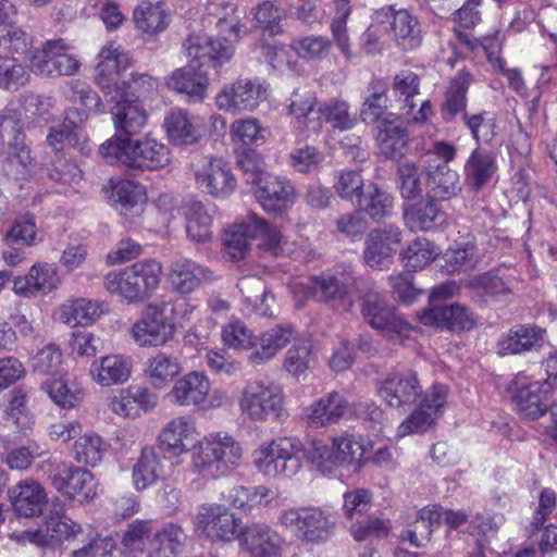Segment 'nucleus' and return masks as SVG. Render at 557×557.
I'll use <instances>...</instances> for the list:
<instances>
[{
	"label": "nucleus",
	"instance_id": "obj_1",
	"mask_svg": "<svg viewBox=\"0 0 557 557\" xmlns=\"http://www.w3.org/2000/svg\"><path fill=\"white\" fill-rule=\"evenodd\" d=\"M184 48L191 61L175 70L166 86L188 102H201L209 85L208 69L221 67L234 55V46L225 38L189 36Z\"/></svg>",
	"mask_w": 557,
	"mask_h": 557
},
{
	"label": "nucleus",
	"instance_id": "obj_2",
	"mask_svg": "<svg viewBox=\"0 0 557 557\" xmlns=\"http://www.w3.org/2000/svg\"><path fill=\"white\" fill-rule=\"evenodd\" d=\"M125 57L113 45H106L98 54L95 82L103 91L104 99L114 102L111 114L115 131L126 137L139 134L147 123V112L141 102L128 98L119 85L120 66Z\"/></svg>",
	"mask_w": 557,
	"mask_h": 557
},
{
	"label": "nucleus",
	"instance_id": "obj_3",
	"mask_svg": "<svg viewBox=\"0 0 557 557\" xmlns=\"http://www.w3.org/2000/svg\"><path fill=\"white\" fill-rule=\"evenodd\" d=\"M99 154L132 173L163 169L171 162L168 146L149 136L132 139L115 135L99 147Z\"/></svg>",
	"mask_w": 557,
	"mask_h": 557
},
{
	"label": "nucleus",
	"instance_id": "obj_4",
	"mask_svg": "<svg viewBox=\"0 0 557 557\" xmlns=\"http://www.w3.org/2000/svg\"><path fill=\"white\" fill-rule=\"evenodd\" d=\"M294 335V329L287 325L268 330L256 336L243 321L235 319L223 327L222 341L230 348L251 350L249 361L261 364L273 358Z\"/></svg>",
	"mask_w": 557,
	"mask_h": 557
},
{
	"label": "nucleus",
	"instance_id": "obj_5",
	"mask_svg": "<svg viewBox=\"0 0 557 557\" xmlns=\"http://www.w3.org/2000/svg\"><path fill=\"white\" fill-rule=\"evenodd\" d=\"M161 265L154 260L136 262L122 271H111L104 276V287L128 302L149 298L160 283Z\"/></svg>",
	"mask_w": 557,
	"mask_h": 557
},
{
	"label": "nucleus",
	"instance_id": "obj_6",
	"mask_svg": "<svg viewBox=\"0 0 557 557\" xmlns=\"http://www.w3.org/2000/svg\"><path fill=\"white\" fill-rule=\"evenodd\" d=\"M240 459V445L232 436L216 433L199 443L193 463L201 475L220 478L238 467Z\"/></svg>",
	"mask_w": 557,
	"mask_h": 557
},
{
	"label": "nucleus",
	"instance_id": "obj_7",
	"mask_svg": "<svg viewBox=\"0 0 557 557\" xmlns=\"http://www.w3.org/2000/svg\"><path fill=\"white\" fill-rule=\"evenodd\" d=\"M302 443L297 437H280L261 446L253 454V465L269 478H289L301 468Z\"/></svg>",
	"mask_w": 557,
	"mask_h": 557
},
{
	"label": "nucleus",
	"instance_id": "obj_8",
	"mask_svg": "<svg viewBox=\"0 0 557 557\" xmlns=\"http://www.w3.org/2000/svg\"><path fill=\"white\" fill-rule=\"evenodd\" d=\"M277 523L309 543L326 541L332 536L335 527L332 516L314 506L285 508L280 511Z\"/></svg>",
	"mask_w": 557,
	"mask_h": 557
},
{
	"label": "nucleus",
	"instance_id": "obj_9",
	"mask_svg": "<svg viewBox=\"0 0 557 557\" xmlns=\"http://www.w3.org/2000/svg\"><path fill=\"white\" fill-rule=\"evenodd\" d=\"M361 313L364 321L384 337L394 343H403L409 337L412 326L385 298L375 292L367 293L362 298Z\"/></svg>",
	"mask_w": 557,
	"mask_h": 557
},
{
	"label": "nucleus",
	"instance_id": "obj_10",
	"mask_svg": "<svg viewBox=\"0 0 557 557\" xmlns=\"http://www.w3.org/2000/svg\"><path fill=\"white\" fill-rule=\"evenodd\" d=\"M176 326L173 308L168 304L148 306L133 324L131 335L141 347L161 346L173 338Z\"/></svg>",
	"mask_w": 557,
	"mask_h": 557
},
{
	"label": "nucleus",
	"instance_id": "obj_11",
	"mask_svg": "<svg viewBox=\"0 0 557 557\" xmlns=\"http://www.w3.org/2000/svg\"><path fill=\"white\" fill-rule=\"evenodd\" d=\"M48 476L58 492L71 498L91 500L97 494V481L94 474L70 461L50 462Z\"/></svg>",
	"mask_w": 557,
	"mask_h": 557
},
{
	"label": "nucleus",
	"instance_id": "obj_12",
	"mask_svg": "<svg viewBox=\"0 0 557 557\" xmlns=\"http://www.w3.org/2000/svg\"><path fill=\"white\" fill-rule=\"evenodd\" d=\"M239 405L242 410L256 421L280 419L284 413L280 388L263 381L249 382L243 392Z\"/></svg>",
	"mask_w": 557,
	"mask_h": 557
},
{
	"label": "nucleus",
	"instance_id": "obj_13",
	"mask_svg": "<svg viewBox=\"0 0 557 557\" xmlns=\"http://www.w3.org/2000/svg\"><path fill=\"white\" fill-rule=\"evenodd\" d=\"M195 525L213 542L239 540L243 530L242 519L224 505L210 504L199 507Z\"/></svg>",
	"mask_w": 557,
	"mask_h": 557
},
{
	"label": "nucleus",
	"instance_id": "obj_14",
	"mask_svg": "<svg viewBox=\"0 0 557 557\" xmlns=\"http://www.w3.org/2000/svg\"><path fill=\"white\" fill-rule=\"evenodd\" d=\"M69 45L64 39L47 40L40 50L32 53L30 69L40 76L53 77L73 75L79 69L78 60L67 53Z\"/></svg>",
	"mask_w": 557,
	"mask_h": 557
},
{
	"label": "nucleus",
	"instance_id": "obj_15",
	"mask_svg": "<svg viewBox=\"0 0 557 557\" xmlns=\"http://www.w3.org/2000/svg\"><path fill=\"white\" fill-rule=\"evenodd\" d=\"M265 92L267 88L257 81L238 79L223 87L215 96V104L233 114L252 111L265 99Z\"/></svg>",
	"mask_w": 557,
	"mask_h": 557
},
{
	"label": "nucleus",
	"instance_id": "obj_16",
	"mask_svg": "<svg viewBox=\"0 0 557 557\" xmlns=\"http://www.w3.org/2000/svg\"><path fill=\"white\" fill-rule=\"evenodd\" d=\"M376 128V148L382 158L399 161L409 153L412 137L408 127L396 114L388 113Z\"/></svg>",
	"mask_w": 557,
	"mask_h": 557
},
{
	"label": "nucleus",
	"instance_id": "obj_17",
	"mask_svg": "<svg viewBox=\"0 0 557 557\" xmlns=\"http://www.w3.org/2000/svg\"><path fill=\"white\" fill-rule=\"evenodd\" d=\"M448 387L435 383L426 391L420 404L399 425L398 434L406 436L411 433H422L429 430L436 420L437 413L445 406Z\"/></svg>",
	"mask_w": 557,
	"mask_h": 557
},
{
	"label": "nucleus",
	"instance_id": "obj_18",
	"mask_svg": "<svg viewBox=\"0 0 557 557\" xmlns=\"http://www.w3.org/2000/svg\"><path fill=\"white\" fill-rule=\"evenodd\" d=\"M253 187L257 201L267 212L282 214L295 202V188L286 177L269 173L261 176Z\"/></svg>",
	"mask_w": 557,
	"mask_h": 557
},
{
	"label": "nucleus",
	"instance_id": "obj_19",
	"mask_svg": "<svg viewBox=\"0 0 557 557\" xmlns=\"http://www.w3.org/2000/svg\"><path fill=\"white\" fill-rule=\"evenodd\" d=\"M358 407H361V404H350L343 395L334 391L304 408L302 414L308 425L322 428L357 414Z\"/></svg>",
	"mask_w": 557,
	"mask_h": 557
},
{
	"label": "nucleus",
	"instance_id": "obj_20",
	"mask_svg": "<svg viewBox=\"0 0 557 557\" xmlns=\"http://www.w3.org/2000/svg\"><path fill=\"white\" fill-rule=\"evenodd\" d=\"M377 393L387 406L396 409L410 408L424 395L414 372L392 374L381 383Z\"/></svg>",
	"mask_w": 557,
	"mask_h": 557
},
{
	"label": "nucleus",
	"instance_id": "obj_21",
	"mask_svg": "<svg viewBox=\"0 0 557 557\" xmlns=\"http://www.w3.org/2000/svg\"><path fill=\"white\" fill-rule=\"evenodd\" d=\"M240 546L252 557H281L283 540L267 523L252 522L240 530Z\"/></svg>",
	"mask_w": 557,
	"mask_h": 557
},
{
	"label": "nucleus",
	"instance_id": "obj_22",
	"mask_svg": "<svg viewBox=\"0 0 557 557\" xmlns=\"http://www.w3.org/2000/svg\"><path fill=\"white\" fill-rule=\"evenodd\" d=\"M355 284L351 271L337 268L334 272L310 277L305 287L312 298L329 301L345 299Z\"/></svg>",
	"mask_w": 557,
	"mask_h": 557
},
{
	"label": "nucleus",
	"instance_id": "obj_23",
	"mask_svg": "<svg viewBox=\"0 0 557 557\" xmlns=\"http://www.w3.org/2000/svg\"><path fill=\"white\" fill-rule=\"evenodd\" d=\"M401 242V231L394 224L372 230L366 239L363 259L372 268L386 265Z\"/></svg>",
	"mask_w": 557,
	"mask_h": 557
},
{
	"label": "nucleus",
	"instance_id": "obj_24",
	"mask_svg": "<svg viewBox=\"0 0 557 557\" xmlns=\"http://www.w3.org/2000/svg\"><path fill=\"white\" fill-rule=\"evenodd\" d=\"M60 285L57 268L50 263H35L24 276L13 281V290L16 295L30 298L40 294H49Z\"/></svg>",
	"mask_w": 557,
	"mask_h": 557
},
{
	"label": "nucleus",
	"instance_id": "obj_25",
	"mask_svg": "<svg viewBox=\"0 0 557 557\" xmlns=\"http://www.w3.org/2000/svg\"><path fill=\"white\" fill-rule=\"evenodd\" d=\"M404 220L411 232H435L447 224V214L441 205L428 197L404 209Z\"/></svg>",
	"mask_w": 557,
	"mask_h": 557
},
{
	"label": "nucleus",
	"instance_id": "obj_26",
	"mask_svg": "<svg viewBox=\"0 0 557 557\" xmlns=\"http://www.w3.org/2000/svg\"><path fill=\"white\" fill-rule=\"evenodd\" d=\"M420 321L424 325L450 331H468L475 325L473 313L459 304L434 306L425 309L420 314Z\"/></svg>",
	"mask_w": 557,
	"mask_h": 557
},
{
	"label": "nucleus",
	"instance_id": "obj_27",
	"mask_svg": "<svg viewBox=\"0 0 557 557\" xmlns=\"http://www.w3.org/2000/svg\"><path fill=\"white\" fill-rule=\"evenodd\" d=\"M81 531V525L63 513H51L45 522V528L28 530L23 533L24 541L39 547L54 546L63 539H70Z\"/></svg>",
	"mask_w": 557,
	"mask_h": 557
},
{
	"label": "nucleus",
	"instance_id": "obj_28",
	"mask_svg": "<svg viewBox=\"0 0 557 557\" xmlns=\"http://www.w3.org/2000/svg\"><path fill=\"white\" fill-rule=\"evenodd\" d=\"M555 398L550 382H533L517 391L513 400L521 412L527 418L535 420L542 417L548 409Z\"/></svg>",
	"mask_w": 557,
	"mask_h": 557
},
{
	"label": "nucleus",
	"instance_id": "obj_29",
	"mask_svg": "<svg viewBox=\"0 0 557 557\" xmlns=\"http://www.w3.org/2000/svg\"><path fill=\"white\" fill-rule=\"evenodd\" d=\"M195 176L199 187L215 197L230 195L236 184L230 169L220 158H209L202 169L196 171Z\"/></svg>",
	"mask_w": 557,
	"mask_h": 557
},
{
	"label": "nucleus",
	"instance_id": "obj_30",
	"mask_svg": "<svg viewBox=\"0 0 557 557\" xmlns=\"http://www.w3.org/2000/svg\"><path fill=\"white\" fill-rule=\"evenodd\" d=\"M9 493L13 510L25 518L40 515L47 502L45 488L33 480L21 481Z\"/></svg>",
	"mask_w": 557,
	"mask_h": 557
},
{
	"label": "nucleus",
	"instance_id": "obj_31",
	"mask_svg": "<svg viewBox=\"0 0 557 557\" xmlns=\"http://www.w3.org/2000/svg\"><path fill=\"white\" fill-rule=\"evenodd\" d=\"M213 278V272L209 268L190 259H178L171 265L170 283L182 294H189L201 283L211 282Z\"/></svg>",
	"mask_w": 557,
	"mask_h": 557
},
{
	"label": "nucleus",
	"instance_id": "obj_32",
	"mask_svg": "<svg viewBox=\"0 0 557 557\" xmlns=\"http://www.w3.org/2000/svg\"><path fill=\"white\" fill-rule=\"evenodd\" d=\"M210 391V383L201 372H190L178 379L168 397L178 406H199L206 400Z\"/></svg>",
	"mask_w": 557,
	"mask_h": 557
},
{
	"label": "nucleus",
	"instance_id": "obj_33",
	"mask_svg": "<svg viewBox=\"0 0 557 557\" xmlns=\"http://www.w3.org/2000/svg\"><path fill=\"white\" fill-rule=\"evenodd\" d=\"M424 174L426 195L436 201L448 200L461 189L458 173L446 163L429 164Z\"/></svg>",
	"mask_w": 557,
	"mask_h": 557
},
{
	"label": "nucleus",
	"instance_id": "obj_34",
	"mask_svg": "<svg viewBox=\"0 0 557 557\" xmlns=\"http://www.w3.org/2000/svg\"><path fill=\"white\" fill-rule=\"evenodd\" d=\"M315 102V96L309 90L295 89L289 98L288 113L295 119L296 126L308 134L321 131L320 112Z\"/></svg>",
	"mask_w": 557,
	"mask_h": 557
},
{
	"label": "nucleus",
	"instance_id": "obj_35",
	"mask_svg": "<svg viewBox=\"0 0 557 557\" xmlns=\"http://www.w3.org/2000/svg\"><path fill=\"white\" fill-rule=\"evenodd\" d=\"M497 170L495 152L476 147L465 163V181L475 193L485 186Z\"/></svg>",
	"mask_w": 557,
	"mask_h": 557
},
{
	"label": "nucleus",
	"instance_id": "obj_36",
	"mask_svg": "<svg viewBox=\"0 0 557 557\" xmlns=\"http://www.w3.org/2000/svg\"><path fill=\"white\" fill-rule=\"evenodd\" d=\"M389 11H392L389 32L396 45L405 51L420 47L422 30L417 16L405 9L395 11L389 8Z\"/></svg>",
	"mask_w": 557,
	"mask_h": 557
},
{
	"label": "nucleus",
	"instance_id": "obj_37",
	"mask_svg": "<svg viewBox=\"0 0 557 557\" xmlns=\"http://www.w3.org/2000/svg\"><path fill=\"white\" fill-rule=\"evenodd\" d=\"M187 237L198 244L212 238V216L207 207L199 200L189 198L182 207Z\"/></svg>",
	"mask_w": 557,
	"mask_h": 557
},
{
	"label": "nucleus",
	"instance_id": "obj_38",
	"mask_svg": "<svg viewBox=\"0 0 557 557\" xmlns=\"http://www.w3.org/2000/svg\"><path fill=\"white\" fill-rule=\"evenodd\" d=\"M544 331L536 326L516 325L498 341L502 356L518 355L542 346Z\"/></svg>",
	"mask_w": 557,
	"mask_h": 557
},
{
	"label": "nucleus",
	"instance_id": "obj_39",
	"mask_svg": "<svg viewBox=\"0 0 557 557\" xmlns=\"http://www.w3.org/2000/svg\"><path fill=\"white\" fill-rule=\"evenodd\" d=\"M168 458L156 447H146L133 468V483L141 491L154 484L163 476L164 461Z\"/></svg>",
	"mask_w": 557,
	"mask_h": 557
},
{
	"label": "nucleus",
	"instance_id": "obj_40",
	"mask_svg": "<svg viewBox=\"0 0 557 557\" xmlns=\"http://www.w3.org/2000/svg\"><path fill=\"white\" fill-rule=\"evenodd\" d=\"M193 426L186 417H178L171 420L159 435V444L156 448L161 453L170 454V457H177L188 450Z\"/></svg>",
	"mask_w": 557,
	"mask_h": 557
},
{
	"label": "nucleus",
	"instance_id": "obj_41",
	"mask_svg": "<svg viewBox=\"0 0 557 557\" xmlns=\"http://www.w3.org/2000/svg\"><path fill=\"white\" fill-rule=\"evenodd\" d=\"M89 372L92 380L102 386L123 384L131 375V364L121 355H110L95 360Z\"/></svg>",
	"mask_w": 557,
	"mask_h": 557
},
{
	"label": "nucleus",
	"instance_id": "obj_42",
	"mask_svg": "<svg viewBox=\"0 0 557 557\" xmlns=\"http://www.w3.org/2000/svg\"><path fill=\"white\" fill-rule=\"evenodd\" d=\"M169 139L177 146L196 144L201 137L195 117L184 109H173L164 119Z\"/></svg>",
	"mask_w": 557,
	"mask_h": 557
},
{
	"label": "nucleus",
	"instance_id": "obj_43",
	"mask_svg": "<svg viewBox=\"0 0 557 557\" xmlns=\"http://www.w3.org/2000/svg\"><path fill=\"white\" fill-rule=\"evenodd\" d=\"M133 20L136 28L149 36L164 32L170 24V15L162 2H141L134 10Z\"/></svg>",
	"mask_w": 557,
	"mask_h": 557
},
{
	"label": "nucleus",
	"instance_id": "obj_44",
	"mask_svg": "<svg viewBox=\"0 0 557 557\" xmlns=\"http://www.w3.org/2000/svg\"><path fill=\"white\" fill-rule=\"evenodd\" d=\"M472 82V75L466 69L459 70L449 83L442 104V113L446 121H450L458 113H466L467 92Z\"/></svg>",
	"mask_w": 557,
	"mask_h": 557
},
{
	"label": "nucleus",
	"instance_id": "obj_45",
	"mask_svg": "<svg viewBox=\"0 0 557 557\" xmlns=\"http://www.w3.org/2000/svg\"><path fill=\"white\" fill-rule=\"evenodd\" d=\"M87 119L85 113L78 109H71L66 112L65 121L57 126L50 127L47 135L48 146L54 156L64 149V146L75 147L77 144L76 127L78 123Z\"/></svg>",
	"mask_w": 557,
	"mask_h": 557
},
{
	"label": "nucleus",
	"instance_id": "obj_46",
	"mask_svg": "<svg viewBox=\"0 0 557 557\" xmlns=\"http://www.w3.org/2000/svg\"><path fill=\"white\" fill-rule=\"evenodd\" d=\"M367 91L368 95L366 96L360 109V119L366 124L377 123L379 125L387 115V87L383 81L374 79L368 85Z\"/></svg>",
	"mask_w": 557,
	"mask_h": 557
},
{
	"label": "nucleus",
	"instance_id": "obj_47",
	"mask_svg": "<svg viewBox=\"0 0 557 557\" xmlns=\"http://www.w3.org/2000/svg\"><path fill=\"white\" fill-rule=\"evenodd\" d=\"M357 202L358 210L369 215L375 222L387 218L393 210L392 196L374 183L366 186Z\"/></svg>",
	"mask_w": 557,
	"mask_h": 557
},
{
	"label": "nucleus",
	"instance_id": "obj_48",
	"mask_svg": "<svg viewBox=\"0 0 557 557\" xmlns=\"http://www.w3.org/2000/svg\"><path fill=\"white\" fill-rule=\"evenodd\" d=\"M181 372V364L175 357L159 351L146 362L145 374L156 388L164 387Z\"/></svg>",
	"mask_w": 557,
	"mask_h": 557
},
{
	"label": "nucleus",
	"instance_id": "obj_49",
	"mask_svg": "<svg viewBox=\"0 0 557 557\" xmlns=\"http://www.w3.org/2000/svg\"><path fill=\"white\" fill-rule=\"evenodd\" d=\"M392 90L399 108L411 113L417 107L416 98L420 95V78L412 71H401L394 76Z\"/></svg>",
	"mask_w": 557,
	"mask_h": 557
},
{
	"label": "nucleus",
	"instance_id": "obj_50",
	"mask_svg": "<svg viewBox=\"0 0 557 557\" xmlns=\"http://www.w3.org/2000/svg\"><path fill=\"white\" fill-rule=\"evenodd\" d=\"M113 203L121 213H139L145 203L143 186L133 181L124 180L116 183L112 191Z\"/></svg>",
	"mask_w": 557,
	"mask_h": 557
},
{
	"label": "nucleus",
	"instance_id": "obj_51",
	"mask_svg": "<svg viewBox=\"0 0 557 557\" xmlns=\"http://www.w3.org/2000/svg\"><path fill=\"white\" fill-rule=\"evenodd\" d=\"M186 535L175 523H166L153 533L152 549L164 557H176L183 552Z\"/></svg>",
	"mask_w": 557,
	"mask_h": 557
},
{
	"label": "nucleus",
	"instance_id": "obj_52",
	"mask_svg": "<svg viewBox=\"0 0 557 557\" xmlns=\"http://www.w3.org/2000/svg\"><path fill=\"white\" fill-rule=\"evenodd\" d=\"M252 26L269 35H277L283 32L281 21L283 17L282 8L271 0H263L251 8Z\"/></svg>",
	"mask_w": 557,
	"mask_h": 557
},
{
	"label": "nucleus",
	"instance_id": "obj_53",
	"mask_svg": "<svg viewBox=\"0 0 557 557\" xmlns=\"http://www.w3.org/2000/svg\"><path fill=\"white\" fill-rule=\"evenodd\" d=\"M30 74L24 64L15 57L0 55V88L16 91L25 86Z\"/></svg>",
	"mask_w": 557,
	"mask_h": 557
},
{
	"label": "nucleus",
	"instance_id": "obj_54",
	"mask_svg": "<svg viewBox=\"0 0 557 557\" xmlns=\"http://www.w3.org/2000/svg\"><path fill=\"white\" fill-rule=\"evenodd\" d=\"M413 161H404L396 170L397 187L403 198L412 200L421 197L423 193L422 174Z\"/></svg>",
	"mask_w": 557,
	"mask_h": 557
},
{
	"label": "nucleus",
	"instance_id": "obj_55",
	"mask_svg": "<svg viewBox=\"0 0 557 557\" xmlns=\"http://www.w3.org/2000/svg\"><path fill=\"white\" fill-rule=\"evenodd\" d=\"M248 228H250L249 214L246 220L235 224L224 234L225 251L234 261L245 259L250 249L249 240L252 238L251 231Z\"/></svg>",
	"mask_w": 557,
	"mask_h": 557
},
{
	"label": "nucleus",
	"instance_id": "obj_56",
	"mask_svg": "<svg viewBox=\"0 0 557 557\" xmlns=\"http://www.w3.org/2000/svg\"><path fill=\"white\" fill-rule=\"evenodd\" d=\"M321 127L327 122L333 128L347 131L355 126L356 117L349 112V104L341 99H330L319 106Z\"/></svg>",
	"mask_w": 557,
	"mask_h": 557
},
{
	"label": "nucleus",
	"instance_id": "obj_57",
	"mask_svg": "<svg viewBox=\"0 0 557 557\" xmlns=\"http://www.w3.org/2000/svg\"><path fill=\"white\" fill-rule=\"evenodd\" d=\"M72 454L77 462L95 467L103 457V442L97 434L82 432L74 442Z\"/></svg>",
	"mask_w": 557,
	"mask_h": 557
},
{
	"label": "nucleus",
	"instance_id": "obj_58",
	"mask_svg": "<svg viewBox=\"0 0 557 557\" xmlns=\"http://www.w3.org/2000/svg\"><path fill=\"white\" fill-rule=\"evenodd\" d=\"M465 286L472 290L483 292L485 295L495 298L512 293L511 281L500 277L493 272L473 275L465 282Z\"/></svg>",
	"mask_w": 557,
	"mask_h": 557
},
{
	"label": "nucleus",
	"instance_id": "obj_59",
	"mask_svg": "<svg viewBox=\"0 0 557 557\" xmlns=\"http://www.w3.org/2000/svg\"><path fill=\"white\" fill-rule=\"evenodd\" d=\"M461 117L478 144H490L495 139L497 124L495 116L491 112L463 113Z\"/></svg>",
	"mask_w": 557,
	"mask_h": 557
},
{
	"label": "nucleus",
	"instance_id": "obj_60",
	"mask_svg": "<svg viewBox=\"0 0 557 557\" xmlns=\"http://www.w3.org/2000/svg\"><path fill=\"white\" fill-rule=\"evenodd\" d=\"M391 530L392 523L388 519L367 517L351 524L350 534L357 542H363L385 539Z\"/></svg>",
	"mask_w": 557,
	"mask_h": 557
},
{
	"label": "nucleus",
	"instance_id": "obj_61",
	"mask_svg": "<svg viewBox=\"0 0 557 557\" xmlns=\"http://www.w3.org/2000/svg\"><path fill=\"white\" fill-rule=\"evenodd\" d=\"M3 419L18 430L28 429L30 419L27 413V393L22 388H14L10 393V399L4 408Z\"/></svg>",
	"mask_w": 557,
	"mask_h": 557
},
{
	"label": "nucleus",
	"instance_id": "obj_62",
	"mask_svg": "<svg viewBox=\"0 0 557 557\" xmlns=\"http://www.w3.org/2000/svg\"><path fill=\"white\" fill-rule=\"evenodd\" d=\"M37 226L32 214H20L15 218L10 231L4 236L8 246H32L36 243Z\"/></svg>",
	"mask_w": 557,
	"mask_h": 557
},
{
	"label": "nucleus",
	"instance_id": "obj_63",
	"mask_svg": "<svg viewBox=\"0 0 557 557\" xmlns=\"http://www.w3.org/2000/svg\"><path fill=\"white\" fill-rule=\"evenodd\" d=\"M436 255L431 242L425 238H418L403 251L401 257L406 268L418 271L434 260Z\"/></svg>",
	"mask_w": 557,
	"mask_h": 557
},
{
	"label": "nucleus",
	"instance_id": "obj_64",
	"mask_svg": "<svg viewBox=\"0 0 557 557\" xmlns=\"http://www.w3.org/2000/svg\"><path fill=\"white\" fill-rule=\"evenodd\" d=\"M152 527L150 521L136 520L132 522L122 537L125 548L131 552H145L152 548Z\"/></svg>",
	"mask_w": 557,
	"mask_h": 557
}]
</instances>
